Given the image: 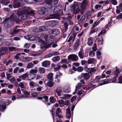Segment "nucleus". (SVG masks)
Here are the masks:
<instances>
[{"instance_id": "obj_51", "label": "nucleus", "mask_w": 122, "mask_h": 122, "mask_svg": "<svg viewBox=\"0 0 122 122\" xmlns=\"http://www.w3.org/2000/svg\"><path fill=\"white\" fill-rule=\"evenodd\" d=\"M61 66H59L54 68V71H56L59 70L61 68Z\"/></svg>"}, {"instance_id": "obj_31", "label": "nucleus", "mask_w": 122, "mask_h": 122, "mask_svg": "<svg viewBox=\"0 0 122 122\" xmlns=\"http://www.w3.org/2000/svg\"><path fill=\"white\" fill-rule=\"evenodd\" d=\"M106 31L104 29H103L99 33L98 36L99 37L102 35H104L106 33Z\"/></svg>"}, {"instance_id": "obj_24", "label": "nucleus", "mask_w": 122, "mask_h": 122, "mask_svg": "<svg viewBox=\"0 0 122 122\" xmlns=\"http://www.w3.org/2000/svg\"><path fill=\"white\" fill-rule=\"evenodd\" d=\"M53 73H50L47 75V78L50 81H52L53 80Z\"/></svg>"}, {"instance_id": "obj_35", "label": "nucleus", "mask_w": 122, "mask_h": 122, "mask_svg": "<svg viewBox=\"0 0 122 122\" xmlns=\"http://www.w3.org/2000/svg\"><path fill=\"white\" fill-rule=\"evenodd\" d=\"M24 1L25 2L28 4H31L35 2V0H24Z\"/></svg>"}, {"instance_id": "obj_61", "label": "nucleus", "mask_w": 122, "mask_h": 122, "mask_svg": "<svg viewBox=\"0 0 122 122\" xmlns=\"http://www.w3.org/2000/svg\"><path fill=\"white\" fill-rule=\"evenodd\" d=\"M43 98L46 102H47L48 100V97L46 95L43 96Z\"/></svg>"}, {"instance_id": "obj_50", "label": "nucleus", "mask_w": 122, "mask_h": 122, "mask_svg": "<svg viewBox=\"0 0 122 122\" xmlns=\"http://www.w3.org/2000/svg\"><path fill=\"white\" fill-rule=\"evenodd\" d=\"M84 93V91L82 90H81L80 91H78L77 93V94L78 95H80Z\"/></svg>"}, {"instance_id": "obj_8", "label": "nucleus", "mask_w": 122, "mask_h": 122, "mask_svg": "<svg viewBox=\"0 0 122 122\" xmlns=\"http://www.w3.org/2000/svg\"><path fill=\"white\" fill-rule=\"evenodd\" d=\"M88 2L87 0H83L80 5L81 9L83 11L85 10L87 5Z\"/></svg>"}, {"instance_id": "obj_57", "label": "nucleus", "mask_w": 122, "mask_h": 122, "mask_svg": "<svg viewBox=\"0 0 122 122\" xmlns=\"http://www.w3.org/2000/svg\"><path fill=\"white\" fill-rule=\"evenodd\" d=\"M19 85L20 86L21 88H25L24 85L23 83L22 82H20L19 83Z\"/></svg>"}, {"instance_id": "obj_53", "label": "nucleus", "mask_w": 122, "mask_h": 122, "mask_svg": "<svg viewBox=\"0 0 122 122\" xmlns=\"http://www.w3.org/2000/svg\"><path fill=\"white\" fill-rule=\"evenodd\" d=\"M64 25L65 30H67L68 28V24L67 23L65 22L64 23Z\"/></svg>"}, {"instance_id": "obj_11", "label": "nucleus", "mask_w": 122, "mask_h": 122, "mask_svg": "<svg viewBox=\"0 0 122 122\" xmlns=\"http://www.w3.org/2000/svg\"><path fill=\"white\" fill-rule=\"evenodd\" d=\"M76 37V35L74 34L72 36H70L66 39V42H69L71 41H74Z\"/></svg>"}, {"instance_id": "obj_62", "label": "nucleus", "mask_w": 122, "mask_h": 122, "mask_svg": "<svg viewBox=\"0 0 122 122\" xmlns=\"http://www.w3.org/2000/svg\"><path fill=\"white\" fill-rule=\"evenodd\" d=\"M57 102L59 104L61 105L63 104L64 101L62 100H58L57 101Z\"/></svg>"}, {"instance_id": "obj_9", "label": "nucleus", "mask_w": 122, "mask_h": 122, "mask_svg": "<svg viewBox=\"0 0 122 122\" xmlns=\"http://www.w3.org/2000/svg\"><path fill=\"white\" fill-rule=\"evenodd\" d=\"M6 104L5 101L1 100L0 101V111L2 112H4L6 109Z\"/></svg>"}, {"instance_id": "obj_43", "label": "nucleus", "mask_w": 122, "mask_h": 122, "mask_svg": "<svg viewBox=\"0 0 122 122\" xmlns=\"http://www.w3.org/2000/svg\"><path fill=\"white\" fill-rule=\"evenodd\" d=\"M24 60L25 61L28 62L32 60V58L30 57H26L24 58Z\"/></svg>"}, {"instance_id": "obj_28", "label": "nucleus", "mask_w": 122, "mask_h": 122, "mask_svg": "<svg viewBox=\"0 0 122 122\" xmlns=\"http://www.w3.org/2000/svg\"><path fill=\"white\" fill-rule=\"evenodd\" d=\"M21 18L23 20H28L29 18V15L27 14H25L21 17Z\"/></svg>"}, {"instance_id": "obj_40", "label": "nucleus", "mask_w": 122, "mask_h": 122, "mask_svg": "<svg viewBox=\"0 0 122 122\" xmlns=\"http://www.w3.org/2000/svg\"><path fill=\"white\" fill-rule=\"evenodd\" d=\"M54 82L52 81H49L47 82L46 84L47 86L49 87H51L52 86L54 85Z\"/></svg>"}, {"instance_id": "obj_27", "label": "nucleus", "mask_w": 122, "mask_h": 122, "mask_svg": "<svg viewBox=\"0 0 122 122\" xmlns=\"http://www.w3.org/2000/svg\"><path fill=\"white\" fill-rule=\"evenodd\" d=\"M60 60V56H57L53 57L52 59V60L54 62L59 61Z\"/></svg>"}, {"instance_id": "obj_21", "label": "nucleus", "mask_w": 122, "mask_h": 122, "mask_svg": "<svg viewBox=\"0 0 122 122\" xmlns=\"http://www.w3.org/2000/svg\"><path fill=\"white\" fill-rule=\"evenodd\" d=\"M120 71L119 69L118 68H116L115 71H114V76L116 77H117L118 76L119 74L120 73Z\"/></svg>"}, {"instance_id": "obj_39", "label": "nucleus", "mask_w": 122, "mask_h": 122, "mask_svg": "<svg viewBox=\"0 0 122 122\" xmlns=\"http://www.w3.org/2000/svg\"><path fill=\"white\" fill-rule=\"evenodd\" d=\"M37 70L32 69L30 70V74H33L35 73H37Z\"/></svg>"}, {"instance_id": "obj_55", "label": "nucleus", "mask_w": 122, "mask_h": 122, "mask_svg": "<svg viewBox=\"0 0 122 122\" xmlns=\"http://www.w3.org/2000/svg\"><path fill=\"white\" fill-rule=\"evenodd\" d=\"M9 3L8 2V1L7 0L5 2H4V1H2L1 3L3 5H7L8 4H9Z\"/></svg>"}, {"instance_id": "obj_34", "label": "nucleus", "mask_w": 122, "mask_h": 122, "mask_svg": "<svg viewBox=\"0 0 122 122\" xmlns=\"http://www.w3.org/2000/svg\"><path fill=\"white\" fill-rule=\"evenodd\" d=\"M95 61L94 59L91 58L89 59L87 61V63L88 64H91L94 63Z\"/></svg>"}, {"instance_id": "obj_48", "label": "nucleus", "mask_w": 122, "mask_h": 122, "mask_svg": "<svg viewBox=\"0 0 122 122\" xmlns=\"http://www.w3.org/2000/svg\"><path fill=\"white\" fill-rule=\"evenodd\" d=\"M6 76H7V79L9 80L12 77V76L10 74L8 73V72L6 73Z\"/></svg>"}, {"instance_id": "obj_13", "label": "nucleus", "mask_w": 122, "mask_h": 122, "mask_svg": "<svg viewBox=\"0 0 122 122\" xmlns=\"http://www.w3.org/2000/svg\"><path fill=\"white\" fill-rule=\"evenodd\" d=\"M59 30L58 29H54L52 31L51 35L53 37H55L58 35L60 33Z\"/></svg>"}, {"instance_id": "obj_30", "label": "nucleus", "mask_w": 122, "mask_h": 122, "mask_svg": "<svg viewBox=\"0 0 122 122\" xmlns=\"http://www.w3.org/2000/svg\"><path fill=\"white\" fill-rule=\"evenodd\" d=\"M78 55L79 58L81 59L83 58L84 55L82 51L81 50H80L78 53Z\"/></svg>"}, {"instance_id": "obj_49", "label": "nucleus", "mask_w": 122, "mask_h": 122, "mask_svg": "<svg viewBox=\"0 0 122 122\" xmlns=\"http://www.w3.org/2000/svg\"><path fill=\"white\" fill-rule=\"evenodd\" d=\"M52 56H53V54H52V53H50L45 56V58H49Z\"/></svg>"}, {"instance_id": "obj_32", "label": "nucleus", "mask_w": 122, "mask_h": 122, "mask_svg": "<svg viewBox=\"0 0 122 122\" xmlns=\"http://www.w3.org/2000/svg\"><path fill=\"white\" fill-rule=\"evenodd\" d=\"M81 86V85L80 83H78L76 86V89L75 92H73V94L74 95L76 93V92L77 91L76 90L77 89L79 88Z\"/></svg>"}, {"instance_id": "obj_60", "label": "nucleus", "mask_w": 122, "mask_h": 122, "mask_svg": "<svg viewBox=\"0 0 122 122\" xmlns=\"http://www.w3.org/2000/svg\"><path fill=\"white\" fill-rule=\"evenodd\" d=\"M34 14L35 13L34 11L33 10H32L31 9L30 10V11L29 12V13L28 14L31 15H34Z\"/></svg>"}, {"instance_id": "obj_4", "label": "nucleus", "mask_w": 122, "mask_h": 122, "mask_svg": "<svg viewBox=\"0 0 122 122\" xmlns=\"http://www.w3.org/2000/svg\"><path fill=\"white\" fill-rule=\"evenodd\" d=\"M39 10H37V13L40 15H43L47 14L48 10L47 8H45L43 7H39Z\"/></svg>"}, {"instance_id": "obj_41", "label": "nucleus", "mask_w": 122, "mask_h": 122, "mask_svg": "<svg viewBox=\"0 0 122 122\" xmlns=\"http://www.w3.org/2000/svg\"><path fill=\"white\" fill-rule=\"evenodd\" d=\"M97 70V68L96 67L92 68L90 71L91 72H95Z\"/></svg>"}, {"instance_id": "obj_44", "label": "nucleus", "mask_w": 122, "mask_h": 122, "mask_svg": "<svg viewBox=\"0 0 122 122\" xmlns=\"http://www.w3.org/2000/svg\"><path fill=\"white\" fill-rule=\"evenodd\" d=\"M76 99V96H73L71 99V103H74L75 102V100Z\"/></svg>"}, {"instance_id": "obj_45", "label": "nucleus", "mask_w": 122, "mask_h": 122, "mask_svg": "<svg viewBox=\"0 0 122 122\" xmlns=\"http://www.w3.org/2000/svg\"><path fill=\"white\" fill-rule=\"evenodd\" d=\"M34 65L32 63H29L27 66V68H31L33 67Z\"/></svg>"}, {"instance_id": "obj_25", "label": "nucleus", "mask_w": 122, "mask_h": 122, "mask_svg": "<svg viewBox=\"0 0 122 122\" xmlns=\"http://www.w3.org/2000/svg\"><path fill=\"white\" fill-rule=\"evenodd\" d=\"M71 91V88L69 86L66 87V88H64L63 89L64 92L66 93H69Z\"/></svg>"}, {"instance_id": "obj_22", "label": "nucleus", "mask_w": 122, "mask_h": 122, "mask_svg": "<svg viewBox=\"0 0 122 122\" xmlns=\"http://www.w3.org/2000/svg\"><path fill=\"white\" fill-rule=\"evenodd\" d=\"M56 91L57 95L59 96H60L61 95V93L62 91L61 88L60 87H57Z\"/></svg>"}, {"instance_id": "obj_15", "label": "nucleus", "mask_w": 122, "mask_h": 122, "mask_svg": "<svg viewBox=\"0 0 122 122\" xmlns=\"http://www.w3.org/2000/svg\"><path fill=\"white\" fill-rule=\"evenodd\" d=\"M48 27L46 26L43 25L38 28L39 32L46 31L48 30Z\"/></svg>"}, {"instance_id": "obj_47", "label": "nucleus", "mask_w": 122, "mask_h": 122, "mask_svg": "<svg viewBox=\"0 0 122 122\" xmlns=\"http://www.w3.org/2000/svg\"><path fill=\"white\" fill-rule=\"evenodd\" d=\"M90 56L91 57H93L95 55V52L93 51H91L89 53Z\"/></svg>"}, {"instance_id": "obj_59", "label": "nucleus", "mask_w": 122, "mask_h": 122, "mask_svg": "<svg viewBox=\"0 0 122 122\" xmlns=\"http://www.w3.org/2000/svg\"><path fill=\"white\" fill-rule=\"evenodd\" d=\"M99 23L98 21V22H96L93 23V27H95L97 25H99Z\"/></svg>"}, {"instance_id": "obj_38", "label": "nucleus", "mask_w": 122, "mask_h": 122, "mask_svg": "<svg viewBox=\"0 0 122 122\" xmlns=\"http://www.w3.org/2000/svg\"><path fill=\"white\" fill-rule=\"evenodd\" d=\"M95 87L94 86V85L91 84L89 85L88 86L87 88H86V89L87 90H89L90 89H91V90L95 88Z\"/></svg>"}, {"instance_id": "obj_1", "label": "nucleus", "mask_w": 122, "mask_h": 122, "mask_svg": "<svg viewBox=\"0 0 122 122\" xmlns=\"http://www.w3.org/2000/svg\"><path fill=\"white\" fill-rule=\"evenodd\" d=\"M66 7V5L65 4L63 6L58 5L54 9L53 12L54 13H57L49 15L46 18V20L51 19H59L60 17V15L59 13L62 12V10H64L65 11Z\"/></svg>"}, {"instance_id": "obj_37", "label": "nucleus", "mask_w": 122, "mask_h": 122, "mask_svg": "<svg viewBox=\"0 0 122 122\" xmlns=\"http://www.w3.org/2000/svg\"><path fill=\"white\" fill-rule=\"evenodd\" d=\"M39 71L40 73H44L45 71L44 68L40 67L39 69Z\"/></svg>"}, {"instance_id": "obj_16", "label": "nucleus", "mask_w": 122, "mask_h": 122, "mask_svg": "<svg viewBox=\"0 0 122 122\" xmlns=\"http://www.w3.org/2000/svg\"><path fill=\"white\" fill-rule=\"evenodd\" d=\"M25 37L26 39L30 41H34L36 40V38L32 35L26 36Z\"/></svg>"}, {"instance_id": "obj_33", "label": "nucleus", "mask_w": 122, "mask_h": 122, "mask_svg": "<svg viewBox=\"0 0 122 122\" xmlns=\"http://www.w3.org/2000/svg\"><path fill=\"white\" fill-rule=\"evenodd\" d=\"M85 19V16H82L81 17L80 20L79 21L78 23L79 24H81L84 21Z\"/></svg>"}, {"instance_id": "obj_19", "label": "nucleus", "mask_w": 122, "mask_h": 122, "mask_svg": "<svg viewBox=\"0 0 122 122\" xmlns=\"http://www.w3.org/2000/svg\"><path fill=\"white\" fill-rule=\"evenodd\" d=\"M8 50V48L7 47H2L0 49V52L1 53L2 55H4L7 52Z\"/></svg>"}, {"instance_id": "obj_54", "label": "nucleus", "mask_w": 122, "mask_h": 122, "mask_svg": "<svg viewBox=\"0 0 122 122\" xmlns=\"http://www.w3.org/2000/svg\"><path fill=\"white\" fill-rule=\"evenodd\" d=\"M42 87H38L36 88V91L37 92H40L42 91Z\"/></svg>"}, {"instance_id": "obj_64", "label": "nucleus", "mask_w": 122, "mask_h": 122, "mask_svg": "<svg viewBox=\"0 0 122 122\" xmlns=\"http://www.w3.org/2000/svg\"><path fill=\"white\" fill-rule=\"evenodd\" d=\"M72 16H66V21H68L71 20Z\"/></svg>"}, {"instance_id": "obj_20", "label": "nucleus", "mask_w": 122, "mask_h": 122, "mask_svg": "<svg viewBox=\"0 0 122 122\" xmlns=\"http://www.w3.org/2000/svg\"><path fill=\"white\" fill-rule=\"evenodd\" d=\"M71 95L70 94H66L62 95L61 97V99L63 100H65L68 99L70 98Z\"/></svg>"}, {"instance_id": "obj_63", "label": "nucleus", "mask_w": 122, "mask_h": 122, "mask_svg": "<svg viewBox=\"0 0 122 122\" xmlns=\"http://www.w3.org/2000/svg\"><path fill=\"white\" fill-rule=\"evenodd\" d=\"M97 30V28H96L95 29L92 30L90 31V34H91L95 32Z\"/></svg>"}, {"instance_id": "obj_7", "label": "nucleus", "mask_w": 122, "mask_h": 122, "mask_svg": "<svg viewBox=\"0 0 122 122\" xmlns=\"http://www.w3.org/2000/svg\"><path fill=\"white\" fill-rule=\"evenodd\" d=\"M9 19H10L11 21L13 22V23L14 21H16V23H18L20 21L19 18H18L14 14H12L11 15Z\"/></svg>"}, {"instance_id": "obj_42", "label": "nucleus", "mask_w": 122, "mask_h": 122, "mask_svg": "<svg viewBox=\"0 0 122 122\" xmlns=\"http://www.w3.org/2000/svg\"><path fill=\"white\" fill-rule=\"evenodd\" d=\"M50 101L52 103H54L56 101V100L53 97H51L50 99Z\"/></svg>"}, {"instance_id": "obj_5", "label": "nucleus", "mask_w": 122, "mask_h": 122, "mask_svg": "<svg viewBox=\"0 0 122 122\" xmlns=\"http://www.w3.org/2000/svg\"><path fill=\"white\" fill-rule=\"evenodd\" d=\"M67 59L69 61L71 60L72 61L76 62L78 61V57L76 55L71 54L68 56Z\"/></svg>"}, {"instance_id": "obj_52", "label": "nucleus", "mask_w": 122, "mask_h": 122, "mask_svg": "<svg viewBox=\"0 0 122 122\" xmlns=\"http://www.w3.org/2000/svg\"><path fill=\"white\" fill-rule=\"evenodd\" d=\"M10 81L12 82L15 84H16L17 83L16 81L15 80V78H12L10 79Z\"/></svg>"}, {"instance_id": "obj_46", "label": "nucleus", "mask_w": 122, "mask_h": 122, "mask_svg": "<svg viewBox=\"0 0 122 122\" xmlns=\"http://www.w3.org/2000/svg\"><path fill=\"white\" fill-rule=\"evenodd\" d=\"M83 70V68L81 66H79L77 68V71L78 72H81Z\"/></svg>"}, {"instance_id": "obj_58", "label": "nucleus", "mask_w": 122, "mask_h": 122, "mask_svg": "<svg viewBox=\"0 0 122 122\" xmlns=\"http://www.w3.org/2000/svg\"><path fill=\"white\" fill-rule=\"evenodd\" d=\"M28 76V74L27 73L24 74L21 76V77L23 79H25Z\"/></svg>"}, {"instance_id": "obj_56", "label": "nucleus", "mask_w": 122, "mask_h": 122, "mask_svg": "<svg viewBox=\"0 0 122 122\" xmlns=\"http://www.w3.org/2000/svg\"><path fill=\"white\" fill-rule=\"evenodd\" d=\"M61 110H60V108H58L56 109V115H58L61 112Z\"/></svg>"}, {"instance_id": "obj_29", "label": "nucleus", "mask_w": 122, "mask_h": 122, "mask_svg": "<svg viewBox=\"0 0 122 122\" xmlns=\"http://www.w3.org/2000/svg\"><path fill=\"white\" fill-rule=\"evenodd\" d=\"M82 75L86 80L88 79L90 77V75L88 73H83Z\"/></svg>"}, {"instance_id": "obj_26", "label": "nucleus", "mask_w": 122, "mask_h": 122, "mask_svg": "<svg viewBox=\"0 0 122 122\" xmlns=\"http://www.w3.org/2000/svg\"><path fill=\"white\" fill-rule=\"evenodd\" d=\"M50 61H45L42 63V66L44 67H46L48 66L50 64Z\"/></svg>"}, {"instance_id": "obj_12", "label": "nucleus", "mask_w": 122, "mask_h": 122, "mask_svg": "<svg viewBox=\"0 0 122 122\" xmlns=\"http://www.w3.org/2000/svg\"><path fill=\"white\" fill-rule=\"evenodd\" d=\"M20 5V2L17 0H15L13 3V6L15 8H19Z\"/></svg>"}, {"instance_id": "obj_3", "label": "nucleus", "mask_w": 122, "mask_h": 122, "mask_svg": "<svg viewBox=\"0 0 122 122\" xmlns=\"http://www.w3.org/2000/svg\"><path fill=\"white\" fill-rule=\"evenodd\" d=\"M4 23L5 27L7 28H10L13 24V22L8 18H5Z\"/></svg>"}, {"instance_id": "obj_17", "label": "nucleus", "mask_w": 122, "mask_h": 122, "mask_svg": "<svg viewBox=\"0 0 122 122\" xmlns=\"http://www.w3.org/2000/svg\"><path fill=\"white\" fill-rule=\"evenodd\" d=\"M25 13L28 14L32 9L31 8L27 6H24L23 7Z\"/></svg>"}, {"instance_id": "obj_14", "label": "nucleus", "mask_w": 122, "mask_h": 122, "mask_svg": "<svg viewBox=\"0 0 122 122\" xmlns=\"http://www.w3.org/2000/svg\"><path fill=\"white\" fill-rule=\"evenodd\" d=\"M19 26H16L14 29L12 31L11 33V34L12 36H14L16 34V33L19 32L20 31V29H18L17 28H19Z\"/></svg>"}, {"instance_id": "obj_18", "label": "nucleus", "mask_w": 122, "mask_h": 122, "mask_svg": "<svg viewBox=\"0 0 122 122\" xmlns=\"http://www.w3.org/2000/svg\"><path fill=\"white\" fill-rule=\"evenodd\" d=\"M46 23L47 24L48 23L49 24L48 25L51 27L54 26L56 25L57 24V22L54 20H52L51 21L47 22Z\"/></svg>"}, {"instance_id": "obj_23", "label": "nucleus", "mask_w": 122, "mask_h": 122, "mask_svg": "<svg viewBox=\"0 0 122 122\" xmlns=\"http://www.w3.org/2000/svg\"><path fill=\"white\" fill-rule=\"evenodd\" d=\"M93 43L92 38L90 37L88 39V41L87 42V44L89 46H91L92 45Z\"/></svg>"}, {"instance_id": "obj_6", "label": "nucleus", "mask_w": 122, "mask_h": 122, "mask_svg": "<svg viewBox=\"0 0 122 122\" xmlns=\"http://www.w3.org/2000/svg\"><path fill=\"white\" fill-rule=\"evenodd\" d=\"M79 6L78 4H75L72 5L71 7V10L73 11L74 14H77L78 12Z\"/></svg>"}, {"instance_id": "obj_36", "label": "nucleus", "mask_w": 122, "mask_h": 122, "mask_svg": "<svg viewBox=\"0 0 122 122\" xmlns=\"http://www.w3.org/2000/svg\"><path fill=\"white\" fill-rule=\"evenodd\" d=\"M25 13L24 10L23 9V10H19L18 11L17 13V14L19 16H20Z\"/></svg>"}, {"instance_id": "obj_10", "label": "nucleus", "mask_w": 122, "mask_h": 122, "mask_svg": "<svg viewBox=\"0 0 122 122\" xmlns=\"http://www.w3.org/2000/svg\"><path fill=\"white\" fill-rule=\"evenodd\" d=\"M80 40L79 39H78L76 41L73 45L74 50L76 51L78 47L80 45Z\"/></svg>"}, {"instance_id": "obj_2", "label": "nucleus", "mask_w": 122, "mask_h": 122, "mask_svg": "<svg viewBox=\"0 0 122 122\" xmlns=\"http://www.w3.org/2000/svg\"><path fill=\"white\" fill-rule=\"evenodd\" d=\"M46 2L44 4L47 7L50 8L54 7L58 3V0H46Z\"/></svg>"}]
</instances>
